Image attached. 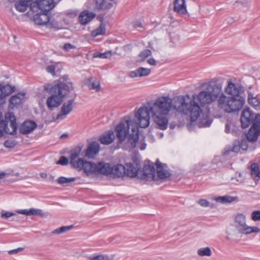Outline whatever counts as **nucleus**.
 <instances>
[{
  "instance_id": "1",
  "label": "nucleus",
  "mask_w": 260,
  "mask_h": 260,
  "mask_svg": "<svg viewBox=\"0 0 260 260\" xmlns=\"http://www.w3.org/2000/svg\"><path fill=\"white\" fill-rule=\"evenodd\" d=\"M201 90L192 96L184 95L181 98L180 105L186 104V109L191 123L196 122L199 127L209 126L211 121L209 119V110L206 106L217 100L218 108L226 113L240 111L245 104L242 96H229L222 92V86L216 79L202 83Z\"/></svg>"
},
{
  "instance_id": "2",
  "label": "nucleus",
  "mask_w": 260,
  "mask_h": 260,
  "mask_svg": "<svg viewBox=\"0 0 260 260\" xmlns=\"http://www.w3.org/2000/svg\"><path fill=\"white\" fill-rule=\"evenodd\" d=\"M184 95H178L173 99L169 95L157 98L153 102L148 103L141 107L136 112L135 116L137 121L135 122L142 128L147 127L150 124V116L157 127L161 130L167 128L169 123L168 115L172 108L176 111L187 115V112L182 109H186V104L180 105L181 98Z\"/></svg>"
},
{
  "instance_id": "3",
  "label": "nucleus",
  "mask_w": 260,
  "mask_h": 260,
  "mask_svg": "<svg viewBox=\"0 0 260 260\" xmlns=\"http://www.w3.org/2000/svg\"><path fill=\"white\" fill-rule=\"evenodd\" d=\"M115 132L119 143H122L127 138L131 147H136L139 140V127L130 117L123 118L116 126Z\"/></svg>"
},
{
  "instance_id": "4",
  "label": "nucleus",
  "mask_w": 260,
  "mask_h": 260,
  "mask_svg": "<svg viewBox=\"0 0 260 260\" xmlns=\"http://www.w3.org/2000/svg\"><path fill=\"white\" fill-rule=\"evenodd\" d=\"M73 84L70 82H59L50 88L51 95L46 101V105L50 110L58 107L66 98L70 91L73 89Z\"/></svg>"
},
{
  "instance_id": "5",
  "label": "nucleus",
  "mask_w": 260,
  "mask_h": 260,
  "mask_svg": "<svg viewBox=\"0 0 260 260\" xmlns=\"http://www.w3.org/2000/svg\"><path fill=\"white\" fill-rule=\"evenodd\" d=\"M17 125L16 118L12 112H8L5 115V120L0 121V137L4 133L10 135H16Z\"/></svg>"
},
{
  "instance_id": "6",
  "label": "nucleus",
  "mask_w": 260,
  "mask_h": 260,
  "mask_svg": "<svg viewBox=\"0 0 260 260\" xmlns=\"http://www.w3.org/2000/svg\"><path fill=\"white\" fill-rule=\"evenodd\" d=\"M235 225L241 234H250L260 232V229L257 226H250L246 224L245 216L243 214H238L235 217Z\"/></svg>"
},
{
  "instance_id": "7",
  "label": "nucleus",
  "mask_w": 260,
  "mask_h": 260,
  "mask_svg": "<svg viewBox=\"0 0 260 260\" xmlns=\"http://www.w3.org/2000/svg\"><path fill=\"white\" fill-rule=\"evenodd\" d=\"M132 160L133 163L125 164V175L131 178L138 177L140 178V160L136 156L132 157Z\"/></svg>"
},
{
  "instance_id": "8",
  "label": "nucleus",
  "mask_w": 260,
  "mask_h": 260,
  "mask_svg": "<svg viewBox=\"0 0 260 260\" xmlns=\"http://www.w3.org/2000/svg\"><path fill=\"white\" fill-rule=\"evenodd\" d=\"M260 135V114L255 115L253 123L246 134L247 140L251 142L257 140Z\"/></svg>"
},
{
  "instance_id": "9",
  "label": "nucleus",
  "mask_w": 260,
  "mask_h": 260,
  "mask_svg": "<svg viewBox=\"0 0 260 260\" xmlns=\"http://www.w3.org/2000/svg\"><path fill=\"white\" fill-rule=\"evenodd\" d=\"M140 179L146 181H157L155 175V169L152 165H146L144 166L143 170H140Z\"/></svg>"
},
{
  "instance_id": "10",
  "label": "nucleus",
  "mask_w": 260,
  "mask_h": 260,
  "mask_svg": "<svg viewBox=\"0 0 260 260\" xmlns=\"http://www.w3.org/2000/svg\"><path fill=\"white\" fill-rule=\"evenodd\" d=\"M33 20L35 23L38 25H47L52 27H55L57 25L56 22H50V17L46 13H39L35 14L33 17Z\"/></svg>"
},
{
  "instance_id": "11",
  "label": "nucleus",
  "mask_w": 260,
  "mask_h": 260,
  "mask_svg": "<svg viewBox=\"0 0 260 260\" xmlns=\"http://www.w3.org/2000/svg\"><path fill=\"white\" fill-rule=\"evenodd\" d=\"M74 102V99L70 100L67 102L64 103L60 109L59 113L55 117H53L54 121L57 120L64 119L67 115L71 113L73 110V104Z\"/></svg>"
},
{
  "instance_id": "12",
  "label": "nucleus",
  "mask_w": 260,
  "mask_h": 260,
  "mask_svg": "<svg viewBox=\"0 0 260 260\" xmlns=\"http://www.w3.org/2000/svg\"><path fill=\"white\" fill-rule=\"evenodd\" d=\"M97 165L98 164L85 161L83 159L80 165H79V167H77L76 169L79 171L83 170L87 176H90L97 174Z\"/></svg>"
},
{
  "instance_id": "13",
  "label": "nucleus",
  "mask_w": 260,
  "mask_h": 260,
  "mask_svg": "<svg viewBox=\"0 0 260 260\" xmlns=\"http://www.w3.org/2000/svg\"><path fill=\"white\" fill-rule=\"evenodd\" d=\"M224 92L230 96H241V93L242 92V87L235 85L232 80H229L227 82V85L224 88Z\"/></svg>"
},
{
  "instance_id": "14",
  "label": "nucleus",
  "mask_w": 260,
  "mask_h": 260,
  "mask_svg": "<svg viewBox=\"0 0 260 260\" xmlns=\"http://www.w3.org/2000/svg\"><path fill=\"white\" fill-rule=\"evenodd\" d=\"M157 181L158 179L165 180L171 176V173L167 169V165L157 160L156 162Z\"/></svg>"
},
{
  "instance_id": "15",
  "label": "nucleus",
  "mask_w": 260,
  "mask_h": 260,
  "mask_svg": "<svg viewBox=\"0 0 260 260\" xmlns=\"http://www.w3.org/2000/svg\"><path fill=\"white\" fill-rule=\"evenodd\" d=\"M15 90V87L9 84H0V104L6 102V98Z\"/></svg>"
},
{
  "instance_id": "16",
  "label": "nucleus",
  "mask_w": 260,
  "mask_h": 260,
  "mask_svg": "<svg viewBox=\"0 0 260 260\" xmlns=\"http://www.w3.org/2000/svg\"><path fill=\"white\" fill-rule=\"evenodd\" d=\"M81 150L82 147L81 146H77L71 151L70 164L74 168L76 169L77 167H79V165H80V164L83 160V158H78L76 160L80 155Z\"/></svg>"
},
{
  "instance_id": "17",
  "label": "nucleus",
  "mask_w": 260,
  "mask_h": 260,
  "mask_svg": "<svg viewBox=\"0 0 260 260\" xmlns=\"http://www.w3.org/2000/svg\"><path fill=\"white\" fill-rule=\"evenodd\" d=\"M253 119V113L249 108L244 109L241 114V123L242 128L248 127Z\"/></svg>"
},
{
  "instance_id": "18",
  "label": "nucleus",
  "mask_w": 260,
  "mask_h": 260,
  "mask_svg": "<svg viewBox=\"0 0 260 260\" xmlns=\"http://www.w3.org/2000/svg\"><path fill=\"white\" fill-rule=\"evenodd\" d=\"M173 11L177 14L183 16L187 14L185 0H175L173 2Z\"/></svg>"
},
{
  "instance_id": "19",
  "label": "nucleus",
  "mask_w": 260,
  "mask_h": 260,
  "mask_svg": "<svg viewBox=\"0 0 260 260\" xmlns=\"http://www.w3.org/2000/svg\"><path fill=\"white\" fill-rule=\"evenodd\" d=\"M35 4L38 8L44 12L50 11L55 6L53 0H37Z\"/></svg>"
},
{
  "instance_id": "20",
  "label": "nucleus",
  "mask_w": 260,
  "mask_h": 260,
  "mask_svg": "<svg viewBox=\"0 0 260 260\" xmlns=\"http://www.w3.org/2000/svg\"><path fill=\"white\" fill-rule=\"evenodd\" d=\"M97 174L111 175L112 165L109 163L100 161L97 165Z\"/></svg>"
},
{
  "instance_id": "21",
  "label": "nucleus",
  "mask_w": 260,
  "mask_h": 260,
  "mask_svg": "<svg viewBox=\"0 0 260 260\" xmlns=\"http://www.w3.org/2000/svg\"><path fill=\"white\" fill-rule=\"evenodd\" d=\"M100 150V145L98 142H93L89 144L85 151V156L89 158H93Z\"/></svg>"
},
{
  "instance_id": "22",
  "label": "nucleus",
  "mask_w": 260,
  "mask_h": 260,
  "mask_svg": "<svg viewBox=\"0 0 260 260\" xmlns=\"http://www.w3.org/2000/svg\"><path fill=\"white\" fill-rule=\"evenodd\" d=\"M16 213L18 214H23L26 216H39L40 217H44L45 214L41 209H36L34 208L29 209H22L17 210Z\"/></svg>"
},
{
  "instance_id": "23",
  "label": "nucleus",
  "mask_w": 260,
  "mask_h": 260,
  "mask_svg": "<svg viewBox=\"0 0 260 260\" xmlns=\"http://www.w3.org/2000/svg\"><path fill=\"white\" fill-rule=\"evenodd\" d=\"M150 73V69L143 67H140L135 71L130 72L128 73V76L132 78L136 77H143L149 75Z\"/></svg>"
},
{
  "instance_id": "24",
  "label": "nucleus",
  "mask_w": 260,
  "mask_h": 260,
  "mask_svg": "<svg viewBox=\"0 0 260 260\" xmlns=\"http://www.w3.org/2000/svg\"><path fill=\"white\" fill-rule=\"evenodd\" d=\"M37 124L34 121L27 120L24 121L21 125L19 131L22 134H26L33 131L37 127Z\"/></svg>"
},
{
  "instance_id": "25",
  "label": "nucleus",
  "mask_w": 260,
  "mask_h": 260,
  "mask_svg": "<svg viewBox=\"0 0 260 260\" xmlns=\"http://www.w3.org/2000/svg\"><path fill=\"white\" fill-rule=\"evenodd\" d=\"M95 16V14L88 11L82 12L79 16V21L82 25H86L91 21Z\"/></svg>"
},
{
  "instance_id": "26",
  "label": "nucleus",
  "mask_w": 260,
  "mask_h": 260,
  "mask_svg": "<svg viewBox=\"0 0 260 260\" xmlns=\"http://www.w3.org/2000/svg\"><path fill=\"white\" fill-rule=\"evenodd\" d=\"M24 99L25 93L22 92L12 96L9 100L10 107L13 108L21 104L24 101Z\"/></svg>"
},
{
  "instance_id": "27",
  "label": "nucleus",
  "mask_w": 260,
  "mask_h": 260,
  "mask_svg": "<svg viewBox=\"0 0 260 260\" xmlns=\"http://www.w3.org/2000/svg\"><path fill=\"white\" fill-rule=\"evenodd\" d=\"M250 175L255 182H260V166L256 163L250 165Z\"/></svg>"
},
{
  "instance_id": "28",
  "label": "nucleus",
  "mask_w": 260,
  "mask_h": 260,
  "mask_svg": "<svg viewBox=\"0 0 260 260\" xmlns=\"http://www.w3.org/2000/svg\"><path fill=\"white\" fill-rule=\"evenodd\" d=\"M111 175L114 177H122L125 175V165L117 164L112 166Z\"/></svg>"
},
{
  "instance_id": "29",
  "label": "nucleus",
  "mask_w": 260,
  "mask_h": 260,
  "mask_svg": "<svg viewBox=\"0 0 260 260\" xmlns=\"http://www.w3.org/2000/svg\"><path fill=\"white\" fill-rule=\"evenodd\" d=\"M115 139V135L112 131H109L104 133L100 138L102 144L109 145L112 143Z\"/></svg>"
},
{
  "instance_id": "30",
  "label": "nucleus",
  "mask_w": 260,
  "mask_h": 260,
  "mask_svg": "<svg viewBox=\"0 0 260 260\" xmlns=\"http://www.w3.org/2000/svg\"><path fill=\"white\" fill-rule=\"evenodd\" d=\"M226 239L228 240L233 237H236L238 234H240L237 227L234 224H231L226 228Z\"/></svg>"
},
{
  "instance_id": "31",
  "label": "nucleus",
  "mask_w": 260,
  "mask_h": 260,
  "mask_svg": "<svg viewBox=\"0 0 260 260\" xmlns=\"http://www.w3.org/2000/svg\"><path fill=\"white\" fill-rule=\"evenodd\" d=\"M114 255L107 254H93L88 257V260H113Z\"/></svg>"
},
{
  "instance_id": "32",
  "label": "nucleus",
  "mask_w": 260,
  "mask_h": 260,
  "mask_svg": "<svg viewBox=\"0 0 260 260\" xmlns=\"http://www.w3.org/2000/svg\"><path fill=\"white\" fill-rule=\"evenodd\" d=\"M29 2L26 0H21L17 2L15 5L16 10L20 12H24L28 7V2Z\"/></svg>"
},
{
  "instance_id": "33",
  "label": "nucleus",
  "mask_w": 260,
  "mask_h": 260,
  "mask_svg": "<svg viewBox=\"0 0 260 260\" xmlns=\"http://www.w3.org/2000/svg\"><path fill=\"white\" fill-rule=\"evenodd\" d=\"M151 55V51L149 49H146L140 53L137 58V62H142Z\"/></svg>"
},
{
  "instance_id": "34",
  "label": "nucleus",
  "mask_w": 260,
  "mask_h": 260,
  "mask_svg": "<svg viewBox=\"0 0 260 260\" xmlns=\"http://www.w3.org/2000/svg\"><path fill=\"white\" fill-rule=\"evenodd\" d=\"M88 86L90 89H94L96 91L100 90V82L98 79L90 78L89 79Z\"/></svg>"
},
{
  "instance_id": "35",
  "label": "nucleus",
  "mask_w": 260,
  "mask_h": 260,
  "mask_svg": "<svg viewBox=\"0 0 260 260\" xmlns=\"http://www.w3.org/2000/svg\"><path fill=\"white\" fill-rule=\"evenodd\" d=\"M73 225L62 226L52 231L51 232V234L53 235H60L70 231L73 228Z\"/></svg>"
},
{
  "instance_id": "36",
  "label": "nucleus",
  "mask_w": 260,
  "mask_h": 260,
  "mask_svg": "<svg viewBox=\"0 0 260 260\" xmlns=\"http://www.w3.org/2000/svg\"><path fill=\"white\" fill-rule=\"evenodd\" d=\"M198 254L200 256H210L212 255V251L209 247L199 248L197 251Z\"/></svg>"
},
{
  "instance_id": "37",
  "label": "nucleus",
  "mask_w": 260,
  "mask_h": 260,
  "mask_svg": "<svg viewBox=\"0 0 260 260\" xmlns=\"http://www.w3.org/2000/svg\"><path fill=\"white\" fill-rule=\"evenodd\" d=\"M248 101L249 104L254 107L260 106V101L253 94L249 93L248 95Z\"/></svg>"
},
{
  "instance_id": "38",
  "label": "nucleus",
  "mask_w": 260,
  "mask_h": 260,
  "mask_svg": "<svg viewBox=\"0 0 260 260\" xmlns=\"http://www.w3.org/2000/svg\"><path fill=\"white\" fill-rule=\"evenodd\" d=\"M105 31V25L102 23L97 29L92 31L91 35L92 37H95L99 35H104Z\"/></svg>"
},
{
  "instance_id": "39",
  "label": "nucleus",
  "mask_w": 260,
  "mask_h": 260,
  "mask_svg": "<svg viewBox=\"0 0 260 260\" xmlns=\"http://www.w3.org/2000/svg\"><path fill=\"white\" fill-rule=\"evenodd\" d=\"M76 180L74 177L66 178L64 177H60L57 180V182L60 184H63L65 183H70Z\"/></svg>"
},
{
  "instance_id": "40",
  "label": "nucleus",
  "mask_w": 260,
  "mask_h": 260,
  "mask_svg": "<svg viewBox=\"0 0 260 260\" xmlns=\"http://www.w3.org/2000/svg\"><path fill=\"white\" fill-rule=\"evenodd\" d=\"M240 150H241V148L240 147L239 141L237 140V141H235L232 149L226 151L224 153V155H225L226 154H229L230 153V152H231V151L238 153V152H240Z\"/></svg>"
},
{
  "instance_id": "41",
  "label": "nucleus",
  "mask_w": 260,
  "mask_h": 260,
  "mask_svg": "<svg viewBox=\"0 0 260 260\" xmlns=\"http://www.w3.org/2000/svg\"><path fill=\"white\" fill-rule=\"evenodd\" d=\"M111 51H108L105 53H95L93 55V57H100L101 58H107L111 57Z\"/></svg>"
},
{
  "instance_id": "42",
  "label": "nucleus",
  "mask_w": 260,
  "mask_h": 260,
  "mask_svg": "<svg viewBox=\"0 0 260 260\" xmlns=\"http://www.w3.org/2000/svg\"><path fill=\"white\" fill-rule=\"evenodd\" d=\"M95 6L98 9H104L108 7L105 0H96Z\"/></svg>"
},
{
  "instance_id": "43",
  "label": "nucleus",
  "mask_w": 260,
  "mask_h": 260,
  "mask_svg": "<svg viewBox=\"0 0 260 260\" xmlns=\"http://www.w3.org/2000/svg\"><path fill=\"white\" fill-rule=\"evenodd\" d=\"M251 217L253 221H260V211L256 210L252 212Z\"/></svg>"
},
{
  "instance_id": "44",
  "label": "nucleus",
  "mask_w": 260,
  "mask_h": 260,
  "mask_svg": "<svg viewBox=\"0 0 260 260\" xmlns=\"http://www.w3.org/2000/svg\"><path fill=\"white\" fill-rule=\"evenodd\" d=\"M4 145L6 148H12L16 145V142L14 140H8L5 142Z\"/></svg>"
},
{
  "instance_id": "45",
  "label": "nucleus",
  "mask_w": 260,
  "mask_h": 260,
  "mask_svg": "<svg viewBox=\"0 0 260 260\" xmlns=\"http://www.w3.org/2000/svg\"><path fill=\"white\" fill-rule=\"evenodd\" d=\"M238 199L237 197H234L229 196H223L224 203H232Z\"/></svg>"
},
{
  "instance_id": "46",
  "label": "nucleus",
  "mask_w": 260,
  "mask_h": 260,
  "mask_svg": "<svg viewBox=\"0 0 260 260\" xmlns=\"http://www.w3.org/2000/svg\"><path fill=\"white\" fill-rule=\"evenodd\" d=\"M69 162V159L65 156H62L57 161V164L63 166L67 165Z\"/></svg>"
},
{
  "instance_id": "47",
  "label": "nucleus",
  "mask_w": 260,
  "mask_h": 260,
  "mask_svg": "<svg viewBox=\"0 0 260 260\" xmlns=\"http://www.w3.org/2000/svg\"><path fill=\"white\" fill-rule=\"evenodd\" d=\"M240 147L241 149L243 150H247L248 148V144L247 141L245 140H242L241 141H239Z\"/></svg>"
},
{
  "instance_id": "48",
  "label": "nucleus",
  "mask_w": 260,
  "mask_h": 260,
  "mask_svg": "<svg viewBox=\"0 0 260 260\" xmlns=\"http://www.w3.org/2000/svg\"><path fill=\"white\" fill-rule=\"evenodd\" d=\"M15 215V213L11 212H2L1 217L3 218H8L11 216Z\"/></svg>"
},
{
  "instance_id": "49",
  "label": "nucleus",
  "mask_w": 260,
  "mask_h": 260,
  "mask_svg": "<svg viewBox=\"0 0 260 260\" xmlns=\"http://www.w3.org/2000/svg\"><path fill=\"white\" fill-rule=\"evenodd\" d=\"M55 65L51 64V65L48 66L47 67L46 71L48 73L51 74L52 75H55Z\"/></svg>"
},
{
  "instance_id": "50",
  "label": "nucleus",
  "mask_w": 260,
  "mask_h": 260,
  "mask_svg": "<svg viewBox=\"0 0 260 260\" xmlns=\"http://www.w3.org/2000/svg\"><path fill=\"white\" fill-rule=\"evenodd\" d=\"M198 203L202 207H208L210 205L209 202L205 199H201L199 201Z\"/></svg>"
},
{
  "instance_id": "51",
  "label": "nucleus",
  "mask_w": 260,
  "mask_h": 260,
  "mask_svg": "<svg viewBox=\"0 0 260 260\" xmlns=\"http://www.w3.org/2000/svg\"><path fill=\"white\" fill-rule=\"evenodd\" d=\"M75 47L70 43H67L63 46V49L66 51H69L71 49H75Z\"/></svg>"
},
{
  "instance_id": "52",
  "label": "nucleus",
  "mask_w": 260,
  "mask_h": 260,
  "mask_svg": "<svg viewBox=\"0 0 260 260\" xmlns=\"http://www.w3.org/2000/svg\"><path fill=\"white\" fill-rule=\"evenodd\" d=\"M213 199L218 203H224L223 196L215 197L213 198Z\"/></svg>"
},
{
  "instance_id": "53",
  "label": "nucleus",
  "mask_w": 260,
  "mask_h": 260,
  "mask_svg": "<svg viewBox=\"0 0 260 260\" xmlns=\"http://www.w3.org/2000/svg\"><path fill=\"white\" fill-rule=\"evenodd\" d=\"M23 249V248L20 247V248H17L16 249H13V250H10L9 251V253L10 254H16V253H18V252H20V251H22Z\"/></svg>"
},
{
  "instance_id": "54",
  "label": "nucleus",
  "mask_w": 260,
  "mask_h": 260,
  "mask_svg": "<svg viewBox=\"0 0 260 260\" xmlns=\"http://www.w3.org/2000/svg\"><path fill=\"white\" fill-rule=\"evenodd\" d=\"M147 61L150 65L151 66H155L156 64L155 60L152 58H149Z\"/></svg>"
},
{
  "instance_id": "55",
  "label": "nucleus",
  "mask_w": 260,
  "mask_h": 260,
  "mask_svg": "<svg viewBox=\"0 0 260 260\" xmlns=\"http://www.w3.org/2000/svg\"><path fill=\"white\" fill-rule=\"evenodd\" d=\"M134 27L135 28L142 27V24L140 22H136L134 24Z\"/></svg>"
},
{
  "instance_id": "56",
  "label": "nucleus",
  "mask_w": 260,
  "mask_h": 260,
  "mask_svg": "<svg viewBox=\"0 0 260 260\" xmlns=\"http://www.w3.org/2000/svg\"><path fill=\"white\" fill-rule=\"evenodd\" d=\"M141 146H140V148L141 150H144L146 148V144L145 143H142V141L140 142Z\"/></svg>"
},
{
  "instance_id": "57",
  "label": "nucleus",
  "mask_w": 260,
  "mask_h": 260,
  "mask_svg": "<svg viewBox=\"0 0 260 260\" xmlns=\"http://www.w3.org/2000/svg\"><path fill=\"white\" fill-rule=\"evenodd\" d=\"M225 131L227 133H230V124H229V123L226 124Z\"/></svg>"
},
{
  "instance_id": "58",
  "label": "nucleus",
  "mask_w": 260,
  "mask_h": 260,
  "mask_svg": "<svg viewBox=\"0 0 260 260\" xmlns=\"http://www.w3.org/2000/svg\"><path fill=\"white\" fill-rule=\"evenodd\" d=\"M40 176L41 178H43V179H45L47 178V175L46 173H41L40 174Z\"/></svg>"
},
{
  "instance_id": "59",
  "label": "nucleus",
  "mask_w": 260,
  "mask_h": 260,
  "mask_svg": "<svg viewBox=\"0 0 260 260\" xmlns=\"http://www.w3.org/2000/svg\"><path fill=\"white\" fill-rule=\"evenodd\" d=\"M6 175V173L4 172H0V179L4 178Z\"/></svg>"
},
{
  "instance_id": "60",
  "label": "nucleus",
  "mask_w": 260,
  "mask_h": 260,
  "mask_svg": "<svg viewBox=\"0 0 260 260\" xmlns=\"http://www.w3.org/2000/svg\"><path fill=\"white\" fill-rule=\"evenodd\" d=\"M50 85L49 84H46L44 86V88L45 90H48L50 88Z\"/></svg>"
},
{
  "instance_id": "61",
  "label": "nucleus",
  "mask_w": 260,
  "mask_h": 260,
  "mask_svg": "<svg viewBox=\"0 0 260 260\" xmlns=\"http://www.w3.org/2000/svg\"><path fill=\"white\" fill-rule=\"evenodd\" d=\"M6 1L9 2V3H13L16 0H6Z\"/></svg>"
},
{
  "instance_id": "62",
  "label": "nucleus",
  "mask_w": 260,
  "mask_h": 260,
  "mask_svg": "<svg viewBox=\"0 0 260 260\" xmlns=\"http://www.w3.org/2000/svg\"><path fill=\"white\" fill-rule=\"evenodd\" d=\"M8 127H9L10 129V130H11V129H12V128H11V127L10 126V122H9L8 123Z\"/></svg>"
},
{
  "instance_id": "63",
  "label": "nucleus",
  "mask_w": 260,
  "mask_h": 260,
  "mask_svg": "<svg viewBox=\"0 0 260 260\" xmlns=\"http://www.w3.org/2000/svg\"><path fill=\"white\" fill-rule=\"evenodd\" d=\"M162 136H163V134H160V137H162Z\"/></svg>"
}]
</instances>
